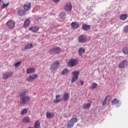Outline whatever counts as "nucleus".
<instances>
[{
  "mask_svg": "<svg viewBox=\"0 0 128 128\" xmlns=\"http://www.w3.org/2000/svg\"><path fill=\"white\" fill-rule=\"evenodd\" d=\"M30 21L28 19H27L24 23V26L26 28L28 27L30 25Z\"/></svg>",
  "mask_w": 128,
  "mask_h": 128,
  "instance_id": "c756f323",
  "label": "nucleus"
},
{
  "mask_svg": "<svg viewBox=\"0 0 128 128\" xmlns=\"http://www.w3.org/2000/svg\"><path fill=\"white\" fill-rule=\"evenodd\" d=\"M12 72H6V73H5L4 74L2 77V78H4V80H6L9 78H10L12 77Z\"/></svg>",
  "mask_w": 128,
  "mask_h": 128,
  "instance_id": "1a4fd4ad",
  "label": "nucleus"
},
{
  "mask_svg": "<svg viewBox=\"0 0 128 128\" xmlns=\"http://www.w3.org/2000/svg\"><path fill=\"white\" fill-rule=\"evenodd\" d=\"M91 106V104L90 103H89V104H83V108L84 109V110H86V108H90V106Z\"/></svg>",
  "mask_w": 128,
  "mask_h": 128,
  "instance_id": "a878e982",
  "label": "nucleus"
},
{
  "mask_svg": "<svg viewBox=\"0 0 128 128\" xmlns=\"http://www.w3.org/2000/svg\"><path fill=\"white\" fill-rule=\"evenodd\" d=\"M60 52V48L59 47H56L51 48L49 50V53L50 54L55 55L58 54Z\"/></svg>",
  "mask_w": 128,
  "mask_h": 128,
  "instance_id": "7ed1b4c3",
  "label": "nucleus"
},
{
  "mask_svg": "<svg viewBox=\"0 0 128 128\" xmlns=\"http://www.w3.org/2000/svg\"><path fill=\"white\" fill-rule=\"evenodd\" d=\"M61 14H62V15H63L64 16L66 15L65 13H64V12H62V13Z\"/></svg>",
  "mask_w": 128,
  "mask_h": 128,
  "instance_id": "a19ab883",
  "label": "nucleus"
},
{
  "mask_svg": "<svg viewBox=\"0 0 128 128\" xmlns=\"http://www.w3.org/2000/svg\"><path fill=\"white\" fill-rule=\"evenodd\" d=\"M61 95L59 94V95H56V100H54V104H58V102H60L61 100Z\"/></svg>",
  "mask_w": 128,
  "mask_h": 128,
  "instance_id": "4468645a",
  "label": "nucleus"
},
{
  "mask_svg": "<svg viewBox=\"0 0 128 128\" xmlns=\"http://www.w3.org/2000/svg\"><path fill=\"white\" fill-rule=\"evenodd\" d=\"M46 116L47 118H54V113L48 112L46 113Z\"/></svg>",
  "mask_w": 128,
  "mask_h": 128,
  "instance_id": "dca6fc26",
  "label": "nucleus"
},
{
  "mask_svg": "<svg viewBox=\"0 0 128 128\" xmlns=\"http://www.w3.org/2000/svg\"><path fill=\"white\" fill-rule=\"evenodd\" d=\"M31 128V127H30V128Z\"/></svg>",
  "mask_w": 128,
  "mask_h": 128,
  "instance_id": "37998d69",
  "label": "nucleus"
},
{
  "mask_svg": "<svg viewBox=\"0 0 128 128\" xmlns=\"http://www.w3.org/2000/svg\"><path fill=\"white\" fill-rule=\"evenodd\" d=\"M60 62L58 60L55 61L53 62L51 66V70H56L59 67Z\"/></svg>",
  "mask_w": 128,
  "mask_h": 128,
  "instance_id": "423d86ee",
  "label": "nucleus"
},
{
  "mask_svg": "<svg viewBox=\"0 0 128 128\" xmlns=\"http://www.w3.org/2000/svg\"><path fill=\"white\" fill-rule=\"evenodd\" d=\"M1 1H2V0H0V2Z\"/></svg>",
  "mask_w": 128,
  "mask_h": 128,
  "instance_id": "79ce46f5",
  "label": "nucleus"
},
{
  "mask_svg": "<svg viewBox=\"0 0 128 128\" xmlns=\"http://www.w3.org/2000/svg\"><path fill=\"white\" fill-rule=\"evenodd\" d=\"M122 52L125 54H128V48L125 47L122 49Z\"/></svg>",
  "mask_w": 128,
  "mask_h": 128,
  "instance_id": "bb28decb",
  "label": "nucleus"
},
{
  "mask_svg": "<svg viewBox=\"0 0 128 128\" xmlns=\"http://www.w3.org/2000/svg\"><path fill=\"white\" fill-rule=\"evenodd\" d=\"M124 32L128 33V26H126L124 28Z\"/></svg>",
  "mask_w": 128,
  "mask_h": 128,
  "instance_id": "c9c22d12",
  "label": "nucleus"
},
{
  "mask_svg": "<svg viewBox=\"0 0 128 128\" xmlns=\"http://www.w3.org/2000/svg\"><path fill=\"white\" fill-rule=\"evenodd\" d=\"M31 6V4L30 2L26 4H24V10L25 11L28 10Z\"/></svg>",
  "mask_w": 128,
  "mask_h": 128,
  "instance_id": "a211bd4d",
  "label": "nucleus"
},
{
  "mask_svg": "<svg viewBox=\"0 0 128 128\" xmlns=\"http://www.w3.org/2000/svg\"><path fill=\"white\" fill-rule=\"evenodd\" d=\"M128 16L126 14H123L120 16V19L121 20H125L127 19Z\"/></svg>",
  "mask_w": 128,
  "mask_h": 128,
  "instance_id": "412c9836",
  "label": "nucleus"
},
{
  "mask_svg": "<svg viewBox=\"0 0 128 128\" xmlns=\"http://www.w3.org/2000/svg\"><path fill=\"white\" fill-rule=\"evenodd\" d=\"M64 9L68 12L71 11L72 9V6L71 4L70 3L66 4V5L65 6Z\"/></svg>",
  "mask_w": 128,
  "mask_h": 128,
  "instance_id": "9b49d317",
  "label": "nucleus"
},
{
  "mask_svg": "<svg viewBox=\"0 0 128 128\" xmlns=\"http://www.w3.org/2000/svg\"><path fill=\"white\" fill-rule=\"evenodd\" d=\"M33 45L32 44H27L24 48V50L30 49L32 47Z\"/></svg>",
  "mask_w": 128,
  "mask_h": 128,
  "instance_id": "5701e85b",
  "label": "nucleus"
},
{
  "mask_svg": "<svg viewBox=\"0 0 128 128\" xmlns=\"http://www.w3.org/2000/svg\"><path fill=\"white\" fill-rule=\"evenodd\" d=\"M69 95L68 92L64 93L63 96L64 102H66L68 100Z\"/></svg>",
  "mask_w": 128,
  "mask_h": 128,
  "instance_id": "aec40b11",
  "label": "nucleus"
},
{
  "mask_svg": "<svg viewBox=\"0 0 128 128\" xmlns=\"http://www.w3.org/2000/svg\"><path fill=\"white\" fill-rule=\"evenodd\" d=\"M8 4H9L8 3V4H4L3 5L1 6V8H2V9H3V8H4L7 7V6H8Z\"/></svg>",
  "mask_w": 128,
  "mask_h": 128,
  "instance_id": "e433bc0d",
  "label": "nucleus"
},
{
  "mask_svg": "<svg viewBox=\"0 0 128 128\" xmlns=\"http://www.w3.org/2000/svg\"><path fill=\"white\" fill-rule=\"evenodd\" d=\"M121 102L120 100H118L116 98H114V100H112V104H116V106L118 108L121 105Z\"/></svg>",
  "mask_w": 128,
  "mask_h": 128,
  "instance_id": "6e6552de",
  "label": "nucleus"
},
{
  "mask_svg": "<svg viewBox=\"0 0 128 128\" xmlns=\"http://www.w3.org/2000/svg\"><path fill=\"white\" fill-rule=\"evenodd\" d=\"M38 77L37 74H34L33 75H30L28 76L26 80L28 82H32L34 80Z\"/></svg>",
  "mask_w": 128,
  "mask_h": 128,
  "instance_id": "9d476101",
  "label": "nucleus"
},
{
  "mask_svg": "<svg viewBox=\"0 0 128 128\" xmlns=\"http://www.w3.org/2000/svg\"><path fill=\"white\" fill-rule=\"evenodd\" d=\"M86 51V50L84 49V48H79L78 52V54L80 56H82V54L84 53Z\"/></svg>",
  "mask_w": 128,
  "mask_h": 128,
  "instance_id": "6ab92c4d",
  "label": "nucleus"
},
{
  "mask_svg": "<svg viewBox=\"0 0 128 128\" xmlns=\"http://www.w3.org/2000/svg\"><path fill=\"white\" fill-rule=\"evenodd\" d=\"M28 109L24 108L20 112V114H27Z\"/></svg>",
  "mask_w": 128,
  "mask_h": 128,
  "instance_id": "2f4dec72",
  "label": "nucleus"
},
{
  "mask_svg": "<svg viewBox=\"0 0 128 128\" xmlns=\"http://www.w3.org/2000/svg\"><path fill=\"white\" fill-rule=\"evenodd\" d=\"M30 122V118L28 116H26L23 119L24 122L28 123V122Z\"/></svg>",
  "mask_w": 128,
  "mask_h": 128,
  "instance_id": "c85d7f7f",
  "label": "nucleus"
},
{
  "mask_svg": "<svg viewBox=\"0 0 128 128\" xmlns=\"http://www.w3.org/2000/svg\"><path fill=\"white\" fill-rule=\"evenodd\" d=\"M35 71V68H29L26 70V73L28 74H33Z\"/></svg>",
  "mask_w": 128,
  "mask_h": 128,
  "instance_id": "4be33fe9",
  "label": "nucleus"
},
{
  "mask_svg": "<svg viewBox=\"0 0 128 128\" xmlns=\"http://www.w3.org/2000/svg\"><path fill=\"white\" fill-rule=\"evenodd\" d=\"M78 40L80 43H85L87 42L86 36L82 34L78 38Z\"/></svg>",
  "mask_w": 128,
  "mask_h": 128,
  "instance_id": "39448f33",
  "label": "nucleus"
},
{
  "mask_svg": "<svg viewBox=\"0 0 128 128\" xmlns=\"http://www.w3.org/2000/svg\"><path fill=\"white\" fill-rule=\"evenodd\" d=\"M54 0V2H59L60 0Z\"/></svg>",
  "mask_w": 128,
  "mask_h": 128,
  "instance_id": "ea45409f",
  "label": "nucleus"
},
{
  "mask_svg": "<svg viewBox=\"0 0 128 128\" xmlns=\"http://www.w3.org/2000/svg\"><path fill=\"white\" fill-rule=\"evenodd\" d=\"M30 30L32 31L34 33H36L39 30V28L36 26H32L28 28Z\"/></svg>",
  "mask_w": 128,
  "mask_h": 128,
  "instance_id": "ddd939ff",
  "label": "nucleus"
},
{
  "mask_svg": "<svg viewBox=\"0 0 128 128\" xmlns=\"http://www.w3.org/2000/svg\"><path fill=\"white\" fill-rule=\"evenodd\" d=\"M71 121L72 122V123L74 124L76 122H78V119L76 118H72L70 119Z\"/></svg>",
  "mask_w": 128,
  "mask_h": 128,
  "instance_id": "473e14b6",
  "label": "nucleus"
},
{
  "mask_svg": "<svg viewBox=\"0 0 128 128\" xmlns=\"http://www.w3.org/2000/svg\"><path fill=\"white\" fill-rule=\"evenodd\" d=\"M69 66L72 67L78 64V60L76 59H71L68 63Z\"/></svg>",
  "mask_w": 128,
  "mask_h": 128,
  "instance_id": "20e7f679",
  "label": "nucleus"
},
{
  "mask_svg": "<svg viewBox=\"0 0 128 128\" xmlns=\"http://www.w3.org/2000/svg\"><path fill=\"white\" fill-rule=\"evenodd\" d=\"M128 62L126 60H123L122 62L119 64V68H124L125 67V64Z\"/></svg>",
  "mask_w": 128,
  "mask_h": 128,
  "instance_id": "f8f14e48",
  "label": "nucleus"
},
{
  "mask_svg": "<svg viewBox=\"0 0 128 128\" xmlns=\"http://www.w3.org/2000/svg\"><path fill=\"white\" fill-rule=\"evenodd\" d=\"M98 86V84L96 83L92 84V86H91V88L94 89Z\"/></svg>",
  "mask_w": 128,
  "mask_h": 128,
  "instance_id": "72a5a7b5",
  "label": "nucleus"
},
{
  "mask_svg": "<svg viewBox=\"0 0 128 128\" xmlns=\"http://www.w3.org/2000/svg\"><path fill=\"white\" fill-rule=\"evenodd\" d=\"M72 28L77 29L79 27V24L78 22H72L71 24Z\"/></svg>",
  "mask_w": 128,
  "mask_h": 128,
  "instance_id": "2eb2a0df",
  "label": "nucleus"
},
{
  "mask_svg": "<svg viewBox=\"0 0 128 128\" xmlns=\"http://www.w3.org/2000/svg\"><path fill=\"white\" fill-rule=\"evenodd\" d=\"M108 96H106V98H105V100H104V101H103V102L102 103V106H106V104L108 101H107V98Z\"/></svg>",
  "mask_w": 128,
  "mask_h": 128,
  "instance_id": "f704fd0d",
  "label": "nucleus"
},
{
  "mask_svg": "<svg viewBox=\"0 0 128 128\" xmlns=\"http://www.w3.org/2000/svg\"><path fill=\"white\" fill-rule=\"evenodd\" d=\"M74 125V124L70 120L67 124V126L68 128H72Z\"/></svg>",
  "mask_w": 128,
  "mask_h": 128,
  "instance_id": "393cba45",
  "label": "nucleus"
},
{
  "mask_svg": "<svg viewBox=\"0 0 128 128\" xmlns=\"http://www.w3.org/2000/svg\"><path fill=\"white\" fill-rule=\"evenodd\" d=\"M6 25L10 29H12L15 26V22L14 20H9L7 22Z\"/></svg>",
  "mask_w": 128,
  "mask_h": 128,
  "instance_id": "0eeeda50",
  "label": "nucleus"
},
{
  "mask_svg": "<svg viewBox=\"0 0 128 128\" xmlns=\"http://www.w3.org/2000/svg\"><path fill=\"white\" fill-rule=\"evenodd\" d=\"M80 84H81L82 86H83L84 84V80H80Z\"/></svg>",
  "mask_w": 128,
  "mask_h": 128,
  "instance_id": "58836bf2",
  "label": "nucleus"
},
{
  "mask_svg": "<svg viewBox=\"0 0 128 128\" xmlns=\"http://www.w3.org/2000/svg\"><path fill=\"white\" fill-rule=\"evenodd\" d=\"M34 128H40V122L38 121L35 122Z\"/></svg>",
  "mask_w": 128,
  "mask_h": 128,
  "instance_id": "7c9ffc66",
  "label": "nucleus"
},
{
  "mask_svg": "<svg viewBox=\"0 0 128 128\" xmlns=\"http://www.w3.org/2000/svg\"><path fill=\"white\" fill-rule=\"evenodd\" d=\"M18 14L20 16H22L25 14V12L24 10L20 9L18 10Z\"/></svg>",
  "mask_w": 128,
  "mask_h": 128,
  "instance_id": "b1692460",
  "label": "nucleus"
},
{
  "mask_svg": "<svg viewBox=\"0 0 128 128\" xmlns=\"http://www.w3.org/2000/svg\"><path fill=\"white\" fill-rule=\"evenodd\" d=\"M80 73L79 70H75L72 72L73 76L72 77V83L74 82L78 78Z\"/></svg>",
  "mask_w": 128,
  "mask_h": 128,
  "instance_id": "f03ea898",
  "label": "nucleus"
},
{
  "mask_svg": "<svg viewBox=\"0 0 128 128\" xmlns=\"http://www.w3.org/2000/svg\"><path fill=\"white\" fill-rule=\"evenodd\" d=\"M91 26H88L86 24H84L82 26V28L85 31H88L89 30Z\"/></svg>",
  "mask_w": 128,
  "mask_h": 128,
  "instance_id": "f3484780",
  "label": "nucleus"
},
{
  "mask_svg": "<svg viewBox=\"0 0 128 128\" xmlns=\"http://www.w3.org/2000/svg\"><path fill=\"white\" fill-rule=\"evenodd\" d=\"M21 64V62H18L17 63H16V64H15V66L16 67V68H18V67L19 66H20V65Z\"/></svg>",
  "mask_w": 128,
  "mask_h": 128,
  "instance_id": "4c0bfd02",
  "label": "nucleus"
},
{
  "mask_svg": "<svg viewBox=\"0 0 128 128\" xmlns=\"http://www.w3.org/2000/svg\"><path fill=\"white\" fill-rule=\"evenodd\" d=\"M28 92V90L25 89L20 94V104H28L30 102V97L29 96H26V94Z\"/></svg>",
  "mask_w": 128,
  "mask_h": 128,
  "instance_id": "f257e3e1",
  "label": "nucleus"
},
{
  "mask_svg": "<svg viewBox=\"0 0 128 128\" xmlns=\"http://www.w3.org/2000/svg\"><path fill=\"white\" fill-rule=\"evenodd\" d=\"M69 72V70H68L67 68H65L64 70L63 71H62V74L64 76H66V74H68Z\"/></svg>",
  "mask_w": 128,
  "mask_h": 128,
  "instance_id": "cd10ccee",
  "label": "nucleus"
}]
</instances>
